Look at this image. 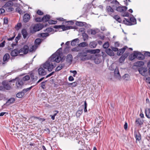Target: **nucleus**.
<instances>
[{
	"label": "nucleus",
	"instance_id": "f257e3e1",
	"mask_svg": "<svg viewBox=\"0 0 150 150\" xmlns=\"http://www.w3.org/2000/svg\"><path fill=\"white\" fill-rule=\"evenodd\" d=\"M58 50L50 57L48 60L43 64V67L47 69L49 71H52L56 66L55 62H59L62 59L60 56L61 54Z\"/></svg>",
	"mask_w": 150,
	"mask_h": 150
},
{
	"label": "nucleus",
	"instance_id": "f03ea898",
	"mask_svg": "<svg viewBox=\"0 0 150 150\" xmlns=\"http://www.w3.org/2000/svg\"><path fill=\"white\" fill-rule=\"evenodd\" d=\"M87 50L86 51H83L79 53L77 55V57L80 58L81 60L85 61L87 60L91 59L92 58V56L90 54H88Z\"/></svg>",
	"mask_w": 150,
	"mask_h": 150
},
{
	"label": "nucleus",
	"instance_id": "7ed1b4c3",
	"mask_svg": "<svg viewBox=\"0 0 150 150\" xmlns=\"http://www.w3.org/2000/svg\"><path fill=\"white\" fill-rule=\"evenodd\" d=\"M127 9V7L126 6H118L116 10L118 12L122 13V15L123 16H128L129 13L125 12Z\"/></svg>",
	"mask_w": 150,
	"mask_h": 150
},
{
	"label": "nucleus",
	"instance_id": "20e7f679",
	"mask_svg": "<svg viewBox=\"0 0 150 150\" xmlns=\"http://www.w3.org/2000/svg\"><path fill=\"white\" fill-rule=\"evenodd\" d=\"M123 23L127 25H132L136 24V20L134 17H131L129 19L124 18Z\"/></svg>",
	"mask_w": 150,
	"mask_h": 150
},
{
	"label": "nucleus",
	"instance_id": "39448f33",
	"mask_svg": "<svg viewBox=\"0 0 150 150\" xmlns=\"http://www.w3.org/2000/svg\"><path fill=\"white\" fill-rule=\"evenodd\" d=\"M43 28V25L41 24H37L33 27L31 26L30 28V32L34 33L36 32L39 31L42 29Z\"/></svg>",
	"mask_w": 150,
	"mask_h": 150
},
{
	"label": "nucleus",
	"instance_id": "423d86ee",
	"mask_svg": "<svg viewBox=\"0 0 150 150\" xmlns=\"http://www.w3.org/2000/svg\"><path fill=\"white\" fill-rule=\"evenodd\" d=\"M13 5V2L11 1H9L8 2H6L4 6V8H6L8 7L6 10H7V11H11L13 10V8L12 7H11Z\"/></svg>",
	"mask_w": 150,
	"mask_h": 150
},
{
	"label": "nucleus",
	"instance_id": "0eeeda50",
	"mask_svg": "<svg viewBox=\"0 0 150 150\" xmlns=\"http://www.w3.org/2000/svg\"><path fill=\"white\" fill-rule=\"evenodd\" d=\"M147 69L146 68L141 67L138 69L139 73L143 76H145L146 74Z\"/></svg>",
	"mask_w": 150,
	"mask_h": 150
},
{
	"label": "nucleus",
	"instance_id": "6e6552de",
	"mask_svg": "<svg viewBox=\"0 0 150 150\" xmlns=\"http://www.w3.org/2000/svg\"><path fill=\"white\" fill-rule=\"evenodd\" d=\"M29 50V47L27 45H25L23 47L19 50V53H23L25 54H27Z\"/></svg>",
	"mask_w": 150,
	"mask_h": 150
},
{
	"label": "nucleus",
	"instance_id": "1a4fd4ad",
	"mask_svg": "<svg viewBox=\"0 0 150 150\" xmlns=\"http://www.w3.org/2000/svg\"><path fill=\"white\" fill-rule=\"evenodd\" d=\"M38 72L40 76H45L47 74L46 71L42 67L38 69Z\"/></svg>",
	"mask_w": 150,
	"mask_h": 150
},
{
	"label": "nucleus",
	"instance_id": "9d476101",
	"mask_svg": "<svg viewBox=\"0 0 150 150\" xmlns=\"http://www.w3.org/2000/svg\"><path fill=\"white\" fill-rule=\"evenodd\" d=\"M106 11L108 13L111 15L112 13L114 12V9L111 6H108L106 8Z\"/></svg>",
	"mask_w": 150,
	"mask_h": 150
},
{
	"label": "nucleus",
	"instance_id": "9b49d317",
	"mask_svg": "<svg viewBox=\"0 0 150 150\" xmlns=\"http://www.w3.org/2000/svg\"><path fill=\"white\" fill-rule=\"evenodd\" d=\"M128 53H125L123 54L119 59V62L120 63H122L124 62L125 59L128 56Z\"/></svg>",
	"mask_w": 150,
	"mask_h": 150
},
{
	"label": "nucleus",
	"instance_id": "f8f14e48",
	"mask_svg": "<svg viewBox=\"0 0 150 150\" xmlns=\"http://www.w3.org/2000/svg\"><path fill=\"white\" fill-rule=\"evenodd\" d=\"M114 76L117 79H120L121 76L119 71L118 68L116 67L114 71Z\"/></svg>",
	"mask_w": 150,
	"mask_h": 150
},
{
	"label": "nucleus",
	"instance_id": "ddd939ff",
	"mask_svg": "<svg viewBox=\"0 0 150 150\" xmlns=\"http://www.w3.org/2000/svg\"><path fill=\"white\" fill-rule=\"evenodd\" d=\"M30 19V15L28 13H26L25 14L23 17V20L24 22L27 23L29 21Z\"/></svg>",
	"mask_w": 150,
	"mask_h": 150
},
{
	"label": "nucleus",
	"instance_id": "4468645a",
	"mask_svg": "<svg viewBox=\"0 0 150 150\" xmlns=\"http://www.w3.org/2000/svg\"><path fill=\"white\" fill-rule=\"evenodd\" d=\"M23 84V83L21 79L18 80L16 82V86L18 89L21 88Z\"/></svg>",
	"mask_w": 150,
	"mask_h": 150
},
{
	"label": "nucleus",
	"instance_id": "2eb2a0df",
	"mask_svg": "<svg viewBox=\"0 0 150 150\" xmlns=\"http://www.w3.org/2000/svg\"><path fill=\"white\" fill-rule=\"evenodd\" d=\"M137 58L140 60H142L144 59V55L141 53L136 51Z\"/></svg>",
	"mask_w": 150,
	"mask_h": 150
},
{
	"label": "nucleus",
	"instance_id": "dca6fc26",
	"mask_svg": "<svg viewBox=\"0 0 150 150\" xmlns=\"http://www.w3.org/2000/svg\"><path fill=\"white\" fill-rule=\"evenodd\" d=\"M102 121V117L98 116L95 119V123L98 124L99 126L101 123Z\"/></svg>",
	"mask_w": 150,
	"mask_h": 150
},
{
	"label": "nucleus",
	"instance_id": "f3484780",
	"mask_svg": "<svg viewBox=\"0 0 150 150\" xmlns=\"http://www.w3.org/2000/svg\"><path fill=\"white\" fill-rule=\"evenodd\" d=\"M2 84L4 87V88L6 89V90H9L11 88V86H10L7 83L6 81H3L2 83Z\"/></svg>",
	"mask_w": 150,
	"mask_h": 150
},
{
	"label": "nucleus",
	"instance_id": "a211bd4d",
	"mask_svg": "<svg viewBox=\"0 0 150 150\" xmlns=\"http://www.w3.org/2000/svg\"><path fill=\"white\" fill-rule=\"evenodd\" d=\"M127 48V46H125L122 48L118 50L117 54L118 56L121 55L125 52L126 49Z\"/></svg>",
	"mask_w": 150,
	"mask_h": 150
},
{
	"label": "nucleus",
	"instance_id": "6ab92c4d",
	"mask_svg": "<svg viewBox=\"0 0 150 150\" xmlns=\"http://www.w3.org/2000/svg\"><path fill=\"white\" fill-rule=\"evenodd\" d=\"M143 123V120L139 118H137L135 121V124L137 126H138L142 125Z\"/></svg>",
	"mask_w": 150,
	"mask_h": 150
},
{
	"label": "nucleus",
	"instance_id": "aec40b11",
	"mask_svg": "<svg viewBox=\"0 0 150 150\" xmlns=\"http://www.w3.org/2000/svg\"><path fill=\"white\" fill-rule=\"evenodd\" d=\"M19 53V50L18 49H14L12 50L11 53V55L12 56L15 57L17 56Z\"/></svg>",
	"mask_w": 150,
	"mask_h": 150
},
{
	"label": "nucleus",
	"instance_id": "412c9836",
	"mask_svg": "<svg viewBox=\"0 0 150 150\" xmlns=\"http://www.w3.org/2000/svg\"><path fill=\"white\" fill-rule=\"evenodd\" d=\"M10 58V55L8 53L6 54L3 57V61L4 62H8Z\"/></svg>",
	"mask_w": 150,
	"mask_h": 150
},
{
	"label": "nucleus",
	"instance_id": "4be33fe9",
	"mask_svg": "<svg viewBox=\"0 0 150 150\" xmlns=\"http://www.w3.org/2000/svg\"><path fill=\"white\" fill-rule=\"evenodd\" d=\"M100 50L99 49L87 50V52H90L91 54L99 53L100 52Z\"/></svg>",
	"mask_w": 150,
	"mask_h": 150
},
{
	"label": "nucleus",
	"instance_id": "5701e85b",
	"mask_svg": "<svg viewBox=\"0 0 150 150\" xmlns=\"http://www.w3.org/2000/svg\"><path fill=\"white\" fill-rule=\"evenodd\" d=\"M73 57L71 54H68L66 58L67 61L69 63H71L72 61Z\"/></svg>",
	"mask_w": 150,
	"mask_h": 150
},
{
	"label": "nucleus",
	"instance_id": "b1692460",
	"mask_svg": "<svg viewBox=\"0 0 150 150\" xmlns=\"http://www.w3.org/2000/svg\"><path fill=\"white\" fill-rule=\"evenodd\" d=\"M79 42V40L78 38H76L73 40L71 42V45L72 46H75Z\"/></svg>",
	"mask_w": 150,
	"mask_h": 150
},
{
	"label": "nucleus",
	"instance_id": "393cba45",
	"mask_svg": "<svg viewBox=\"0 0 150 150\" xmlns=\"http://www.w3.org/2000/svg\"><path fill=\"white\" fill-rule=\"evenodd\" d=\"M106 52L110 56H113L114 55V53L112 50L109 48L106 50Z\"/></svg>",
	"mask_w": 150,
	"mask_h": 150
},
{
	"label": "nucleus",
	"instance_id": "a878e982",
	"mask_svg": "<svg viewBox=\"0 0 150 150\" xmlns=\"http://www.w3.org/2000/svg\"><path fill=\"white\" fill-rule=\"evenodd\" d=\"M21 33L23 35V38L25 39L28 36V34L27 30L25 29H24L22 30Z\"/></svg>",
	"mask_w": 150,
	"mask_h": 150
},
{
	"label": "nucleus",
	"instance_id": "bb28decb",
	"mask_svg": "<svg viewBox=\"0 0 150 150\" xmlns=\"http://www.w3.org/2000/svg\"><path fill=\"white\" fill-rule=\"evenodd\" d=\"M146 116L148 118H150V109L149 108H146L145 110Z\"/></svg>",
	"mask_w": 150,
	"mask_h": 150
},
{
	"label": "nucleus",
	"instance_id": "cd10ccee",
	"mask_svg": "<svg viewBox=\"0 0 150 150\" xmlns=\"http://www.w3.org/2000/svg\"><path fill=\"white\" fill-rule=\"evenodd\" d=\"M135 58H137L136 53V51H134V53L131 54L129 57V59L131 60H132Z\"/></svg>",
	"mask_w": 150,
	"mask_h": 150
},
{
	"label": "nucleus",
	"instance_id": "c85d7f7f",
	"mask_svg": "<svg viewBox=\"0 0 150 150\" xmlns=\"http://www.w3.org/2000/svg\"><path fill=\"white\" fill-rule=\"evenodd\" d=\"M50 18V16L49 15H46L44 16L42 18V21L44 22L49 21V20Z\"/></svg>",
	"mask_w": 150,
	"mask_h": 150
},
{
	"label": "nucleus",
	"instance_id": "c756f323",
	"mask_svg": "<svg viewBox=\"0 0 150 150\" xmlns=\"http://www.w3.org/2000/svg\"><path fill=\"white\" fill-rule=\"evenodd\" d=\"M94 61L96 64H99L101 61V59L99 57H97L94 59Z\"/></svg>",
	"mask_w": 150,
	"mask_h": 150
},
{
	"label": "nucleus",
	"instance_id": "7c9ffc66",
	"mask_svg": "<svg viewBox=\"0 0 150 150\" xmlns=\"http://www.w3.org/2000/svg\"><path fill=\"white\" fill-rule=\"evenodd\" d=\"M97 45V43L94 41L91 42L89 44V46L91 48H95Z\"/></svg>",
	"mask_w": 150,
	"mask_h": 150
},
{
	"label": "nucleus",
	"instance_id": "2f4dec72",
	"mask_svg": "<svg viewBox=\"0 0 150 150\" xmlns=\"http://www.w3.org/2000/svg\"><path fill=\"white\" fill-rule=\"evenodd\" d=\"M113 18L119 23L121 22V20L120 17L117 15H116L112 16Z\"/></svg>",
	"mask_w": 150,
	"mask_h": 150
},
{
	"label": "nucleus",
	"instance_id": "473e14b6",
	"mask_svg": "<svg viewBox=\"0 0 150 150\" xmlns=\"http://www.w3.org/2000/svg\"><path fill=\"white\" fill-rule=\"evenodd\" d=\"M120 4L119 2H118V3H115L111 4L110 6H111L114 9H115L117 8L118 6H119Z\"/></svg>",
	"mask_w": 150,
	"mask_h": 150
},
{
	"label": "nucleus",
	"instance_id": "72a5a7b5",
	"mask_svg": "<svg viewBox=\"0 0 150 150\" xmlns=\"http://www.w3.org/2000/svg\"><path fill=\"white\" fill-rule=\"evenodd\" d=\"M71 27V26H65L64 25H62L61 28L63 30H65L70 29Z\"/></svg>",
	"mask_w": 150,
	"mask_h": 150
},
{
	"label": "nucleus",
	"instance_id": "f704fd0d",
	"mask_svg": "<svg viewBox=\"0 0 150 150\" xmlns=\"http://www.w3.org/2000/svg\"><path fill=\"white\" fill-rule=\"evenodd\" d=\"M24 95V92H23L22 91L17 93L16 96L17 97L20 98L23 97Z\"/></svg>",
	"mask_w": 150,
	"mask_h": 150
},
{
	"label": "nucleus",
	"instance_id": "c9c22d12",
	"mask_svg": "<svg viewBox=\"0 0 150 150\" xmlns=\"http://www.w3.org/2000/svg\"><path fill=\"white\" fill-rule=\"evenodd\" d=\"M38 47V45H34L32 46L30 48L29 50L30 52L34 51Z\"/></svg>",
	"mask_w": 150,
	"mask_h": 150
},
{
	"label": "nucleus",
	"instance_id": "e433bc0d",
	"mask_svg": "<svg viewBox=\"0 0 150 150\" xmlns=\"http://www.w3.org/2000/svg\"><path fill=\"white\" fill-rule=\"evenodd\" d=\"M144 64V63L142 61H138L136 62V65L137 66L140 67Z\"/></svg>",
	"mask_w": 150,
	"mask_h": 150
},
{
	"label": "nucleus",
	"instance_id": "4c0bfd02",
	"mask_svg": "<svg viewBox=\"0 0 150 150\" xmlns=\"http://www.w3.org/2000/svg\"><path fill=\"white\" fill-rule=\"evenodd\" d=\"M64 64H61L58 66L56 69V71H59L61 70L64 67Z\"/></svg>",
	"mask_w": 150,
	"mask_h": 150
},
{
	"label": "nucleus",
	"instance_id": "58836bf2",
	"mask_svg": "<svg viewBox=\"0 0 150 150\" xmlns=\"http://www.w3.org/2000/svg\"><path fill=\"white\" fill-rule=\"evenodd\" d=\"M41 42V40L40 39H37L35 41V45H39L40 44Z\"/></svg>",
	"mask_w": 150,
	"mask_h": 150
},
{
	"label": "nucleus",
	"instance_id": "ea45409f",
	"mask_svg": "<svg viewBox=\"0 0 150 150\" xmlns=\"http://www.w3.org/2000/svg\"><path fill=\"white\" fill-rule=\"evenodd\" d=\"M15 100L14 98H12L8 99L7 103L9 104H11L13 103Z\"/></svg>",
	"mask_w": 150,
	"mask_h": 150
},
{
	"label": "nucleus",
	"instance_id": "a19ab883",
	"mask_svg": "<svg viewBox=\"0 0 150 150\" xmlns=\"http://www.w3.org/2000/svg\"><path fill=\"white\" fill-rule=\"evenodd\" d=\"M135 138L136 140H137L138 141L140 140L141 139L140 134L139 133H138L136 134Z\"/></svg>",
	"mask_w": 150,
	"mask_h": 150
},
{
	"label": "nucleus",
	"instance_id": "79ce46f5",
	"mask_svg": "<svg viewBox=\"0 0 150 150\" xmlns=\"http://www.w3.org/2000/svg\"><path fill=\"white\" fill-rule=\"evenodd\" d=\"M30 79V77L29 75H27L23 77L22 78V81H24L28 80Z\"/></svg>",
	"mask_w": 150,
	"mask_h": 150
},
{
	"label": "nucleus",
	"instance_id": "37998d69",
	"mask_svg": "<svg viewBox=\"0 0 150 150\" xmlns=\"http://www.w3.org/2000/svg\"><path fill=\"white\" fill-rule=\"evenodd\" d=\"M88 45V44H87L86 42H83L81 43H80L79 45V47H87Z\"/></svg>",
	"mask_w": 150,
	"mask_h": 150
},
{
	"label": "nucleus",
	"instance_id": "c03bdc74",
	"mask_svg": "<svg viewBox=\"0 0 150 150\" xmlns=\"http://www.w3.org/2000/svg\"><path fill=\"white\" fill-rule=\"evenodd\" d=\"M16 11L18 13L20 14H23L24 12L21 10L19 7H17L16 9Z\"/></svg>",
	"mask_w": 150,
	"mask_h": 150
},
{
	"label": "nucleus",
	"instance_id": "a18cd8bd",
	"mask_svg": "<svg viewBox=\"0 0 150 150\" xmlns=\"http://www.w3.org/2000/svg\"><path fill=\"white\" fill-rule=\"evenodd\" d=\"M83 111L82 110H79L76 112V115L77 117H79L82 114Z\"/></svg>",
	"mask_w": 150,
	"mask_h": 150
},
{
	"label": "nucleus",
	"instance_id": "49530a36",
	"mask_svg": "<svg viewBox=\"0 0 150 150\" xmlns=\"http://www.w3.org/2000/svg\"><path fill=\"white\" fill-rule=\"evenodd\" d=\"M85 23L82 22H77L76 23V24L77 26H82L84 25V23Z\"/></svg>",
	"mask_w": 150,
	"mask_h": 150
},
{
	"label": "nucleus",
	"instance_id": "de8ad7c7",
	"mask_svg": "<svg viewBox=\"0 0 150 150\" xmlns=\"http://www.w3.org/2000/svg\"><path fill=\"white\" fill-rule=\"evenodd\" d=\"M109 43L108 42H106L104 43L103 45V47L105 49H107L109 47Z\"/></svg>",
	"mask_w": 150,
	"mask_h": 150
},
{
	"label": "nucleus",
	"instance_id": "09e8293b",
	"mask_svg": "<svg viewBox=\"0 0 150 150\" xmlns=\"http://www.w3.org/2000/svg\"><path fill=\"white\" fill-rule=\"evenodd\" d=\"M106 1L110 2L111 4L116 3H118V1L116 0H106Z\"/></svg>",
	"mask_w": 150,
	"mask_h": 150
},
{
	"label": "nucleus",
	"instance_id": "8fccbe9b",
	"mask_svg": "<svg viewBox=\"0 0 150 150\" xmlns=\"http://www.w3.org/2000/svg\"><path fill=\"white\" fill-rule=\"evenodd\" d=\"M33 87V86H31L30 87L24 89L23 90L22 92H24V94L25 93H26L28 91H30Z\"/></svg>",
	"mask_w": 150,
	"mask_h": 150
},
{
	"label": "nucleus",
	"instance_id": "3c124183",
	"mask_svg": "<svg viewBox=\"0 0 150 150\" xmlns=\"http://www.w3.org/2000/svg\"><path fill=\"white\" fill-rule=\"evenodd\" d=\"M49 34L47 33H43L40 34V36L41 37L44 38L48 36Z\"/></svg>",
	"mask_w": 150,
	"mask_h": 150
},
{
	"label": "nucleus",
	"instance_id": "603ef678",
	"mask_svg": "<svg viewBox=\"0 0 150 150\" xmlns=\"http://www.w3.org/2000/svg\"><path fill=\"white\" fill-rule=\"evenodd\" d=\"M57 21H56L50 20L48 21V23L50 24H55L57 23Z\"/></svg>",
	"mask_w": 150,
	"mask_h": 150
},
{
	"label": "nucleus",
	"instance_id": "864d4df0",
	"mask_svg": "<svg viewBox=\"0 0 150 150\" xmlns=\"http://www.w3.org/2000/svg\"><path fill=\"white\" fill-rule=\"evenodd\" d=\"M84 111L85 112H87V104L86 102V101H84Z\"/></svg>",
	"mask_w": 150,
	"mask_h": 150
},
{
	"label": "nucleus",
	"instance_id": "5fc2aeb1",
	"mask_svg": "<svg viewBox=\"0 0 150 150\" xmlns=\"http://www.w3.org/2000/svg\"><path fill=\"white\" fill-rule=\"evenodd\" d=\"M35 21L37 22H40L42 21V18H35Z\"/></svg>",
	"mask_w": 150,
	"mask_h": 150
},
{
	"label": "nucleus",
	"instance_id": "6e6d98bb",
	"mask_svg": "<svg viewBox=\"0 0 150 150\" xmlns=\"http://www.w3.org/2000/svg\"><path fill=\"white\" fill-rule=\"evenodd\" d=\"M21 37V34H18V36H17L15 38V40L16 42H18V41L20 39Z\"/></svg>",
	"mask_w": 150,
	"mask_h": 150
},
{
	"label": "nucleus",
	"instance_id": "4d7b16f0",
	"mask_svg": "<svg viewBox=\"0 0 150 150\" xmlns=\"http://www.w3.org/2000/svg\"><path fill=\"white\" fill-rule=\"evenodd\" d=\"M79 50V49L78 47H75L71 49V51L72 52H78Z\"/></svg>",
	"mask_w": 150,
	"mask_h": 150
},
{
	"label": "nucleus",
	"instance_id": "13d9d810",
	"mask_svg": "<svg viewBox=\"0 0 150 150\" xmlns=\"http://www.w3.org/2000/svg\"><path fill=\"white\" fill-rule=\"evenodd\" d=\"M32 117H33L34 118H36V119H38L39 120L42 121H43L45 120V119L44 118H40V117H35V116H33Z\"/></svg>",
	"mask_w": 150,
	"mask_h": 150
},
{
	"label": "nucleus",
	"instance_id": "bf43d9fd",
	"mask_svg": "<svg viewBox=\"0 0 150 150\" xmlns=\"http://www.w3.org/2000/svg\"><path fill=\"white\" fill-rule=\"evenodd\" d=\"M45 82L44 81L42 82L41 83V87L43 88V89H45Z\"/></svg>",
	"mask_w": 150,
	"mask_h": 150
},
{
	"label": "nucleus",
	"instance_id": "052dcab7",
	"mask_svg": "<svg viewBox=\"0 0 150 150\" xmlns=\"http://www.w3.org/2000/svg\"><path fill=\"white\" fill-rule=\"evenodd\" d=\"M71 85L72 87H74L76 86L77 85V83L76 82H74L73 83H71Z\"/></svg>",
	"mask_w": 150,
	"mask_h": 150
},
{
	"label": "nucleus",
	"instance_id": "680f3d73",
	"mask_svg": "<svg viewBox=\"0 0 150 150\" xmlns=\"http://www.w3.org/2000/svg\"><path fill=\"white\" fill-rule=\"evenodd\" d=\"M37 13L40 15H42L43 14V12H42L41 10H38L37 12Z\"/></svg>",
	"mask_w": 150,
	"mask_h": 150
},
{
	"label": "nucleus",
	"instance_id": "e2e57ef3",
	"mask_svg": "<svg viewBox=\"0 0 150 150\" xmlns=\"http://www.w3.org/2000/svg\"><path fill=\"white\" fill-rule=\"evenodd\" d=\"M144 55L146 56L150 57V52H146L144 53Z\"/></svg>",
	"mask_w": 150,
	"mask_h": 150
},
{
	"label": "nucleus",
	"instance_id": "0e129e2a",
	"mask_svg": "<svg viewBox=\"0 0 150 150\" xmlns=\"http://www.w3.org/2000/svg\"><path fill=\"white\" fill-rule=\"evenodd\" d=\"M5 42V41H4L2 42L0 44V47H4Z\"/></svg>",
	"mask_w": 150,
	"mask_h": 150
},
{
	"label": "nucleus",
	"instance_id": "69168bd1",
	"mask_svg": "<svg viewBox=\"0 0 150 150\" xmlns=\"http://www.w3.org/2000/svg\"><path fill=\"white\" fill-rule=\"evenodd\" d=\"M111 48L112 50L115 52L117 51L118 50V48L114 47H111Z\"/></svg>",
	"mask_w": 150,
	"mask_h": 150
},
{
	"label": "nucleus",
	"instance_id": "338daca9",
	"mask_svg": "<svg viewBox=\"0 0 150 150\" xmlns=\"http://www.w3.org/2000/svg\"><path fill=\"white\" fill-rule=\"evenodd\" d=\"M70 72L73 73L74 75L73 76L74 77L77 74V72L76 71H71Z\"/></svg>",
	"mask_w": 150,
	"mask_h": 150
},
{
	"label": "nucleus",
	"instance_id": "774afa93",
	"mask_svg": "<svg viewBox=\"0 0 150 150\" xmlns=\"http://www.w3.org/2000/svg\"><path fill=\"white\" fill-rule=\"evenodd\" d=\"M146 81L147 83L150 84V77H148L146 78Z\"/></svg>",
	"mask_w": 150,
	"mask_h": 150
}]
</instances>
